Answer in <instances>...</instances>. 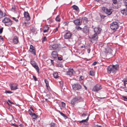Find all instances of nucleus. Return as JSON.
<instances>
[{
    "mask_svg": "<svg viewBox=\"0 0 127 127\" xmlns=\"http://www.w3.org/2000/svg\"><path fill=\"white\" fill-rule=\"evenodd\" d=\"M95 1H98L100 0H95Z\"/></svg>",
    "mask_w": 127,
    "mask_h": 127,
    "instance_id": "62",
    "label": "nucleus"
},
{
    "mask_svg": "<svg viewBox=\"0 0 127 127\" xmlns=\"http://www.w3.org/2000/svg\"><path fill=\"white\" fill-rule=\"evenodd\" d=\"M89 73L90 75L92 76H93L95 75L94 72L92 71H90Z\"/></svg>",
    "mask_w": 127,
    "mask_h": 127,
    "instance_id": "29",
    "label": "nucleus"
},
{
    "mask_svg": "<svg viewBox=\"0 0 127 127\" xmlns=\"http://www.w3.org/2000/svg\"><path fill=\"white\" fill-rule=\"evenodd\" d=\"M13 19L16 22H17L18 21V20L17 19H16L14 17H13Z\"/></svg>",
    "mask_w": 127,
    "mask_h": 127,
    "instance_id": "48",
    "label": "nucleus"
},
{
    "mask_svg": "<svg viewBox=\"0 0 127 127\" xmlns=\"http://www.w3.org/2000/svg\"><path fill=\"white\" fill-rule=\"evenodd\" d=\"M62 106L63 107H65V104L63 102H62Z\"/></svg>",
    "mask_w": 127,
    "mask_h": 127,
    "instance_id": "42",
    "label": "nucleus"
},
{
    "mask_svg": "<svg viewBox=\"0 0 127 127\" xmlns=\"http://www.w3.org/2000/svg\"><path fill=\"white\" fill-rule=\"evenodd\" d=\"M45 81L46 84V86L49 85L48 82L46 80H45Z\"/></svg>",
    "mask_w": 127,
    "mask_h": 127,
    "instance_id": "38",
    "label": "nucleus"
},
{
    "mask_svg": "<svg viewBox=\"0 0 127 127\" xmlns=\"http://www.w3.org/2000/svg\"><path fill=\"white\" fill-rule=\"evenodd\" d=\"M18 85L15 84H13L10 85V87L11 90H16L18 89Z\"/></svg>",
    "mask_w": 127,
    "mask_h": 127,
    "instance_id": "12",
    "label": "nucleus"
},
{
    "mask_svg": "<svg viewBox=\"0 0 127 127\" xmlns=\"http://www.w3.org/2000/svg\"><path fill=\"white\" fill-rule=\"evenodd\" d=\"M74 72V71L72 69H69L68 70L67 72V75H71Z\"/></svg>",
    "mask_w": 127,
    "mask_h": 127,
    "instance_id": "16",
    "label": "nucleus"
},
{
    "mask_svg": "<svg viewBox=\"0 0 127 127\" xmlns=\"http://www.w3.org/2000/svg\"><path fill=\"white\" fill-rule=\"evenodd\" d=\"M0 39H3V38L2 37V36H0Z\"/></svg>",
    "mask_w": 127,
    "mask_h": 127,
    "instance_id": "56",
    "label": "nucleus"
},
{
    "mask_svg": "<svg viewBox=\"0 0 127 127\" xmlns=\"http://www.w3.org/2000/svg\"><path fill=\"white\" fill-rule=\"evenodd\" d=\"M10 103H11V104H14V103H13V102H10Z\"/></svg>",
    "mask_w": 127,
    "mask_h": 127,
    "instance_id": "63",
    "label": "nucleus"
},
{
    "mask_svg": "<svg viewBox=\"0 0 127 127\" xmlns=\"http://www.w3.org/2000/svg\"><path fill=\"white\" fill-rule=\"evenodd\" d=\"M31 109L33 111V110L32 108H31Z\"/></svg>",
    "mask_w": 127,
    "mask_h": 127,
    "instance_id": "64",
    "label": "nucleus"
},
{
    "mask_svg": "<svg viewBox=\"0 0 127 127\" xmlns=\"http://www.w3.org/2000/svg\"><path fill=\"white\" fill-rule=\"evenodd\" d=\"M84 87L85 88V89L87 90V87L86 86H85L84 85Z\"/></svg>",
    "mask_w": 127,
    "mask_h": 127,
    "instance_id": "58",
    "label": "nucleus"
},
{
    "mask_svg": "<svg viewBox=\"0 0 127 127\" xmlns=\"http://www.w3.org/2000/svg\"><path fill=\"white\" fill-rule=\"evenodd\" d=\"M122 97L124 98V100L127 101V98L126 97L123 96Z\"/></svg>",
    "mask_w": 127,
    "mask_h": 127,
    "instance_id": "40",
    "label": "nucleus"
},
{
    "mask_svg": "<svg viewBox=\"0 0 127 127\" xmlns=\"http://www.w3.org/2000/svg\"><path fill=\"white\" fill-rule=\"evenodd\" d=\"M8 102H10H10H11L10 100H8Z\"/></svg>",
    "mask_w": 127,
    "mask_h": 127,
    "instance_id": "59",
    "label": "nucleus"
},
{
    "mask_svg": "<svg viewBox=\"0 0 127 127\" xmlns=\"http://www.w3.org/2000/svg\"><path fill=\"white\" fill-rule=\"evenodd\" d=\"M119 66L118 65H110L108 66L107 68L108 73L110 74L111 73H114L118 69Z\"/></svg>",
    "mask_w": 127,
    "mask_h": 127,
    "instance_id": "1",
    "label": "nucleus"
},
{
    "mask_svg": "<svg viewBox=\"0 0 127 127\" xmlns=\"http://www.w3.org/2000/svg\"><path fill=\"white\" fill-rule=\"evenodd\" d=\"M15 125L16 127H18V125Z\"/></svg>",
    "mask_w": 127,
    "mask_h": 127,
    "instance_id": "61",
    "label": "nucleus"
},
{
    "mask_svg": "<svg viewBox=\"0 0 127 127\" xmlns=\"http://www.w3.org/2000/svg\"><path fill=\"white\" fill-rule=\"evenodd\" d=\"M73 22L76 25H78L81 24L82 21L81 20L77 19L74 20Z\"/></svg>",
    "mask_w": 127,
    "mask_h": 127,
    "instance_id": "14",
    "label": "nucleus"
},
{
    "mask_svg": "<svg viewBox=\"0 0 127 127\" xmlns=\"http://www.w3.org/2000/svg\"><path fill=\"white\" fill-rule=\"evenodd\" d=\"M124 84L125 87L126 86V85L127 84V81L125 80L124 81Z\"/></svg>",
    "mask_w": 127,
    "mask_h": 127,
    "instance_id": "41",
    "label": "nucleus"
},
{
    "mask_svg": "<svg viewBox=\"0 0 127 127\" xmlns=\"http://www.w3.org/2000/svg\"><path fill=\"white\" fill-rule=\"evenodd\" d=\"M4 16L2 12L0 10V19Z\"/></svg>",
    "mask_w": 127,
    "mask_h": 127,
    "instance_id": "27",
    "label": "nucleus"
},
{
    "mask_svg": "<svg viewBox=\"0 0 127 127\" xmlns=\"http://www.w3.org/2000/svg\"><path fill=\"white\" fill-rule=\"evenodd\" d=\"M90 52V49H88V53H89Z\"/></svg>",
    "mask_w": 127,
    "mask_h": 127,
    "instance_id": "55",
    "label": "nucleus"
},
{
    "mask_svg": "<svg viewBox=\"0 0 127 127\" xmlns=\"http://www.w3.org/2000/svg\"><path fill=\"white\" fill-rule=\"evenodd\" d=\"M83 29L84 32L85 33H87L89 32V29L86 26H85Z\"/></svg>",
    "mask_w": 127,
    "mask_h": 127,
    "instance_id": "19",
    "label": "nucleus"
},
{
    "mask_svg": "<svg viewBox=\"0 0 127 127\" xmlns=\"http://www.w3.org/2000/svg\"><path fill=\"white\" fill-rule=\"evenodd\" d=\"M106 52L107 53L108 55H110L112 56L113 55L114 52L113 53V50L110 48H107L106 49Z\"/></svg>",
    "mask_w": 127,
    "mask_h": 127,
    "instance_id": "10",
    "label": "nucleus"
},
{
    "mask_svg": "<svg viewBox=\"0 0 127 127\" xmlns=\"http://www.w3.org/2000/svg\"><path fill=\"white\" fill-rule=\"evenodd\" d=\"M59 112L60 113L61 115L64 118H67V117L63 113L61 112L60 111H59Z\"/></svg>",
    "mask_w": 127,
    "mask_h": 127,
    "instance_id": "32",
    "label": "nucleus"
},
{
    "mask_svg": "<svg viewBox=\"0 0 127 127\" xmlns=\"http://www.w3.org/2000/svg\"><path fill=\"white\" fill-rule=\"evenodd\" d=\"M73 8L76 10H77L78 9V7L75 5H74L72 6Z\"/></svg>",
    "mask_w": 127,
    "mask_h": 127,
    "instance_id": "33",
    "label": "nucleus"
},
{
    "mask_svg": "<svg viewBox=\"0 0 127 127\" xmlns=\"http://www.w3.org/2000/svg\"><path fill=\"white\" fill-rule=\"evenodd\" d=\"M58 47V45L56 44H54L50 45L49 46L50 49L51 50L56 49Z\"/></svg>",
    "mask_w": 127,
    "mask_h": 127,
    "instance_id": "11",
    "label": "nucleus"
},
{
    "mask_svg": "<svg viewBox=\"0 0 127 127\" xmlns=\"http://www.w3.org/2000/svg\"><path fill=\"white\" fill-rule=\"evenodd\" d=\"M58 59L59 60H62V59L61 57H58Z\"/></svg>",
    "mask_w": 127,
    "mask_h": 127,
    "instance_id": "54",
    "label": "nucleus"
},
{
    "mask_svg": "<svg viewBox=\"0 0 127 127\" xmlns=\"http://www.w3.org/2000/svg\"><path fill=\"white\" fill-rule=\"evenodd\" d=\"M33 78L35 81H36L37 80V79L36 78V77L34 76H33Z\"/></svg>",
    "mask_w": 127,
    "mask_h": 127,
    "instance_id": "44",
    "label": "nucleus"
},
{
    "mask_svg": "<svg viewBox=\"0 0 127 127\" xmlns=\"http://www.w3.org/2000/svg\"><path fill=\"white\" fill-rule=\"evenodd\" d=\"M96 64L97 62H95L93 63V65H95Z\"/></svg>",
    "mask_w": 127,
    "mask_h": 127,
    "instance_id": "52",
    "label": "nucleus"
},
{
    "mask_svg": "<svg viewBox=\"0 0 127 127\" xmlns=\"http://www.w3.org/2000/svg\"><path fill=\"white\" fill-rule=\"evenodd\" d=\"M30 51L32 54H33L34 55H35L36 54L35 52V49H30Z\"/></svg>",
    "mask_w": 127,
    "mask_h": 127,
    "instance_id": "25",
    "label": "nucleus"
},
{
    "mask_svg": "<svg viewBox=\"0 0 127 127\" xmlns=\"http://www.w3.org/2000/svg\"><path fill=\"white\" fill-rule=\"evenodd\" d=\"M49 29V27L48 25H46L45 26L43 29L44 32H48Z\"/></svg>",
    "mask_w": 127,
    "mask_h": 127,
    "instance_id": "22",
    "label": "nucleus"
},
{
    "mask_svg": "<svg viewBox=\"0 0 127 127\" xmlns=\"http://www.w3.org/2000/svg\"><path fill=\"white\" fill-rule=\"evenodd\" d=\"M55 20L56 21L58 22H60V18H59V15H58L56 17Z\"/></svg>",
    "mask_w": 127,
    "mask_h": 127,
    "instance_id": "28",
    "label": "nucleus"
},
{
    "mask_svg": "<svg viewBox=\"0 0 127 127\" xmlns=\"http://www.w3.org/2000/svg\"><path fill=\"white\" fill-rule=\"evenodd\" d=\"M102 88V87L100 85H96L93 88V91L94 92H97L99 91Z\"/></svg>",
    "mask_w": 127,
    "mask_h": 127,
    "instance_id": "7",
    "label": "nucleus"
},
{
    "mask_svg": "<svg viewBox=\"0 0 127 127\" xmlns=\"http://www.w3.org/2000/svg\"><path fill=\"white\" fill-rule=\"evenodd\" d=\"M52 56L54 58H57L58 57V55L57 52L55 51H53L51 54Z\"/></svg>",
    "mask_w": 127,
    "mask_h": 127,
    "instance_id": "17",
    "label": "nucleus"
},
{
    "mask_svg": "<svg viewBox=\"0 0 127 127\" xmlns=\"http://www.w3.org/2000/svg\"><path fill=\"white\" fill-rule=\"evenodd\" d=\"M2 22L5 24L6 26H10L12 24V22L9 18H5L2 21Z\"/></svg>",
    "mask_w": 127,
    "mask_h": 127,
    "instance_id": "2",
    "label": "nucleus"
},
{
    "mask_svg": "<svg viewBox=\"0 0 127 127\" xmlns=\"http://www.w3.org/2000/svg\"><path fill=\"white\" fill-rule=\"evenodd\" d=\"M98 34L96 33H95L93 35H92L90 37L91 41H97L98 39Z\"/></svg>",
    "mask_w": 127,
    "mask_h": 127,
    "instance_id": "6",
    "label": "nucleus"
},
{
    "mask_svg": "<svg viewBox=\"0 0 127 127\" xmlns=\"http://www.w3.org/2000/svg\"><path fill=\"white\" fill-rule=\"evenodd\" d=\"M3 28L0 29V33H1L2 32Z\"/></svg>",
    "mask_w": 127,
    "mask_h": 127,
    "instance_id": "47",
    "label": "nucleus"
},
{
    "mask_svg": "<svg viewBox=\"0 0 127 127\" xmlns=\"http://www.w3.org/2000/svg\"><path fill=\"white\" fill-rule=\"evenodd\" d=\"M71 36V34L70 32L66 33L64 35L65 38L68 39L70 38Z\"/></svg>",
    "mask_w": 127,
    "mask_h": 127,
    "instance_id": "15",
    "label": "nucleus"
},
{
    "mask_svg": "<svg viewBox=\"0 0 127 127\" xmlns=\"http://www.w3.org/2000/svg\"><path fill=\"white\" fill-rule=\"evenodd\" d=\"M51 63H53V61L52 60H51Z\"/></svg>",
    "mask_w": 127,
    "mask_h": 127,
    "instance_id": "60",
    "label": "nucleus"
},
{
    "mask_svg": "<svg viewBox=\"0 0 127 127\" xmlns=\"http://www.w3.org/2000/svg\"><path fill=\"white\" fill-rule=\"evenodd\" d=\"M23 24L25 26L27 27L29 25V23H26V22H25Z\"/></svg>",
    "mask_w": 127,
    "mask_h": 127,
    "instance_id": "37",
    "label": "nucleus"
},
{
    "mask_svg": "<svg viewBox=\"0 0 127 127\" xmlns=\"http://www.w3.org/2000/svg\"><path fill=\"white\" fill-rule=\"evenodd\" d=\"M55 124L53 123H52L50 124V127H54Z\"/></svg>",
    "mask_w": 127,
    "mask_h": 127,
    "instance_id": "36",
    "label": "nucleus"
},
{
    "mask_svg": "<svg viewBox=\"0 0 127 127\" xmlns=\"http://www.w3.org/2000/svg\"><path fill=\"white\" fill-rule=\"evenodd\" d=\"M58 30V28H56V30L55 31V32H57V31Z\"/></svg>",
    "mask_w": 127,
    "mask_h": 127,
    "instance_id": "57",
    "label": "nucleus"
},
{
    "mask_svg": "<svg viewBox=\"0 0 127 127\" xmlns=\"http://www.w3.org/2000/svg\"><path fill=\"white\" fill-rule=\"evenodd\" d=\"M72 88L75 90H78L81 88V86L79 84H76L72 86Z\"/></svg>",
    "mask_w": 127,
    "mask_h": 127,
    "instance_id": "9",
    "label": "nucleus"
},
{
    "mask_svg": "<svg viewBox=\"0 0 127 127\" xmlns=\"http://www.w3.org/2000/svg\"><path fill=\"white\" fill-rule=\"evenodd\" d=\"M87 115L86 114H84V113H83V114H82V116L83 117H84L85 116H86Z\"/></svg>",
    "mask_w": 127,
    "mask_h": 127,
    "instance_id": "49",
    "label": "nucleus"
},
{
    "mask_svg": "<svg viewBox=\"0 0 127 127\" xmlns=\"http://www.w3.org/2000/svg\"><path fill=\"white\" fill-rule=\"evenodd\" d=\"M100 16L101 18H104L105 16H103L102 15H100Z\"/></svg>",
    "mask_w": 127,
    "mask_h": 127,
    "instance_id": "50",
    "label": "nucleus"
},
{
    "mask_svg": "<svg viewBox=\"0 0 127 127\" xmlns=\"http://www.w3.org/2000/svg\"><path fill=\"white\" fill-rule=\"evenodd\" d=\"M13 42L15 44L17 43L18 42V39L17 36H15L13 39Z\"/></svg>",
    "mask_w": 127,
    "mask_h": 127,
    "instance_id": "20",
    "label": "nucleus"
},
{
    "mask_svg": "<svg viewBox=\"0 0 127 127\" xmlns=\"http://www.w3.org/2000/svg\"><path fill=\"white\" fill-rule=\"evenodd\" d=\"M75 28V29L78 31H79V30H81L82 29L79 26H76Z\"/></svg>",
    "mask_w": 127,
    "mask_h": 127,
    "instance_id": "30",
    "label": "nucleus"
},
{
    "mask_svg": "<svg viewBox=\"0 0 127 127\" xmlns=\"http://www.w3.org/2000/svg\"><path fill=\"white\" fill-rule=\"evenodd\" d=\"M118 27V24L116 22H113L111 24L110 26L111 28L113 30L117 29Z\"/></svg>",
    "mask_w": 127,
    "mask_h": 127,
    "instance_id": "4",
    "label": "nucleus"
},
{
    "mask_svg": "<svg viewBox=\"0 0 127 127\" xmlns=\"http://www.w3.org/2000/svg\"><path fill=\"white\" fill-rule=\"evenodd\" d=\"M53 76L54 78H57L58 77V74L57 73L55 72L53 74Z\"/></svg>",
    "mask_w": 127,
    "mask_h": 127,
    "instance_id": "24",
    "label": "nucleus"
},
{
    "mask_svg": "<svg viewBox=\"0 0 127 127\" xmlns=\"http://www.w3.org/2000/svg\"><path fill=\"white\" fill-rule=\"evenodd\" d=\"M80 78L81 80H82L83 79L84 77L83 76H81L80 77Z\"/></svg>",
    "mask_w": 127,
    "mask_h": 127,
    "instance_id": "53",
    "label": "nucleus"
},
{
    "mask_svg": "<svg viewBox=\"0 0 127 127\" xmlns=\"http://www.w3.org/2000/svg\"><path fill=\"white\" fill-rule=\"evenodd\" d=\"M24 15V16L26 18V20L27 21H29L30 19V17L28 12H25Z\"/></svg>",
    "mask_w": 127,
    "mask_h": 127,
    "instance_id": "18",
    "label": "nucleus"
},
{
    "mask_svg": "<svg viewBox=\"0 0 127 127\" xmlns=\"http://www.w3.org/2000/svg\"><path fill=\"white\" fill-rule=\"evenodd\" d=\"M31 63L32 66L36 69L37 72L39 73V68L35 62L34 61H32L31 62Z\"/></svg>",
    "mask_w": 127,
    "mask_h": 127,
    "instance_id": "8",
    "label": "nucleus"
},
{
    "mask_svg": "<svg viewBox=\"0 0 127 127\" xmlns=\"http://www.w3.org/2000/svg\"><path fill=\"white\" fill-rule=\"evenodd\" d=\"M113 3L114 4H116L117 2V0H112Z\"/></svg>",
    "mask_w": 127,
    "mask_h": 127,
    "instance_id": "45",
    "label": "nucleus"
},
{
    "mask_svg": "<svg viewBox=\"0 0 127 127\" xmlns=\"http://www.w3.org/2000/svg\"><path fill=\"white\" fill-rule=\"evenodd\" d=\"M81 99V98L80 97H75L72 100L71 103L72 105H74L76 102L80 101V100Z\"/></svg>",
    "mask_w": 127,
    "mask_h": 127,
    "instance_id": "5",
    "label": "nucleus"
},
{
    "mask_svg": "<svg viewBox=\"0 0 127 127\" xmlns=\"http://www.w3.org/2000/svg\"><path fill=\"white\" fill-rule=\"evenodd\" d=\"M88 119L89 117L88 116L86 119L82 120L81 121L80 123L86 122L88 120Z\"/></svg>",
    "mask_w": 127,
    "mask_h": 127,
    "instance_id": "31",
    "label": "nucleus"
},
{
    "mask_svg": "<svg viewBox=\"0 0 127 127\" xmlns=\"http://www.w3.org/2000/svg\"><path fill=\"white\" fill-rule=\"evenodd\" d=\"M102 9L105 13L108 15H110L113 11V10L112 9L107 8L104 7H102Z\"/></svg>",
    "mask_w": 127,
    "mask_h": 127,
    "instance_id": "3",
    "label": "nucleus"
},
{
    "mask_svg": "<svg viewBox=\"0 0 127 127\" xmlns=\"http://www.w3.org/2000/svg\"><path fill=\"white\" fill-rule=\"evenodd\" d=\"M94 30L95 33L98 34L100 33L101 29L99 28L96 27L94 28Z\"/></svg>",
    "mask_w": 127,
    "mask_h": 127,
    "instance_id": "13",
    "label": "nucleus"
},
{
    "mask_svg": "<svg viewBox=\"0 0 127 127\" xmlns=\"http://www.w3.org/2000/svg\"><path fill=\"white\" fill-rule=\"evenodd\" d=\"M29 114L30 115L32 116L33 119H35L37 118V116L35 113H32L31 112V113H30Z\"/></svg>",
    "mask_w": 127,
    "mask_h": 127,
    "instance_id": "21",
    "label": "nucleus"
},
{
    "mask_svg": "<svg viewBox=\"0 0 127 127\" xmlns=\"http://www.w3.org/2000/svg\"><path fill=\"white\" fill-rule=\"evenodd\" d=\"M13 119V117L11 115H9L7 117V119L8 121H11Z\"/></svg>",
    "mask_w": 127,
    "mask_h": 127,
    "instance_id": "26",
    "label": "nucleus"
},
{
    "mask_svg": "<svg viewBox=\"0 0 127 127\" xmlns=\"http://www.w3.org/2000/svg\"><path fill=\"white\" fill-rule=\"evenodd\" d=\"M121 12L123 15H127V11L125 9L121 10Z\"/></svg>",
    "mask_w": 127,
    "mask_h": 127,
    "instance_id": "23",
    "label": "nucleus"
},
{
    "mask_svg": "<svg viewBox=\"0 0 127 127\" xmlns=\"http://www.w3.org/2000/svg\"><path fill=\"white\" fill-rule=\"evenodd\" d=\"M30 49H35L34 47H33V45H30Z\"/></svg>",
    "mask_w": 127,
    "mask_h": 127,
    "instance_id": "43",
    "label": "nucleus"
},
{
    "mask_svg": "<svg viewBox=\"0 0 127 127\" xmlns=\"http://www.w3.org/2000/svg\"><path fill=\"white\" fill-rule=\"evenodd\" d=\"M46 87H47V90L49 91H51V89L50 87L49 86V85H48V86H46Z\"/></svg>",
    "mask_w": 127,
    "mask_h": 127,
    "instance_id": "39",
    "label": "nucleus"
},
{
    "mask_svg": "<svg viewBox=\"0 0 127 127\" xmlns=\"http://www.w3.org/2000/svg\"><path fill=\"white\" fill-rule=\"evenodd\" d=\"M88 19L87 18L84 17V21H84L85 20H86V21H88Z\"/></svg>",
    "mask_w": 127,
    "mask_h": 127,
    "instance_id": "51",
    "label": "nucleus"
},
{
    "mask_svg": "<svg viewBox=\"0 0 127 127\" xmlns=\"http://www.w3.org/2000/svg\"><path fill=\"white\" fill-rule=\"evenodd\" d=\"M12 92L10 91H5V93L6 94H11L12 93Z\"/></svg>",
    "mask_w": 127,
    "mask_h": 127,
    "instance_id": "35",
    "label": "nucleus"
},
{
    "mask_svg": "<svg viewBox=\"0 0 127 127\" xmlns=\"http://www.w3.org/2000/svg\"><path fill=\"white\" fill-rule=\"evenodd\" d=\"M123 2L125 4L127 8V0H124Z\"/></svg>",
    "mask_w": 127,
    "mask_h": 127,
    "instance_id": "34",
    "label": "nucleus"
},
{
    "mask_svg": "<svg viewBox=\"0 0 127 127\" xmlns=\"http://www.w3.org/2000/svg\"><path fill=\"white\" fill-rule=\"evenodd\" d=\"M46 40V37H44L43 39V40H42V42H43L45 40Z\"/></svg>",
    "mask_w": 127,
    "mask_h": 127,
    "instance_id": "46",
    "label": "nucleus"
}]
</instances>
